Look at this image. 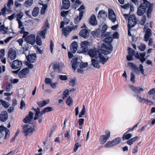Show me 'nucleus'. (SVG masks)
Returning <instances> with one entry per match:
<instances>
[{
	"instance_id": "nucleus-1",
	"label": "nucleus",
	"mask_w": 155,
	"mask_h": 155,
	"mask_svg": "<svg viewBox=\"0 0 155 155\" xmlns=\"http://www.w3.org/2000/svg\"><path fill=\"white\" fill-rule=\"evenodd\" d=\"M143 0V2L138 7L137 14L139 16H142L146 13L147 17L148 18H150L153 10L154 4L150 3L147 0Z\"/></svg>"
},
{
	"instance_id": "nucleus-2",
	"label": "nucleus",
	"mask_w": 155,
	"mask_h": 155,
	"mask_svg": "<svg viewBox=\"0 0 155 155\" xmlns=\"http://www.w3.org/2000/svg\"><path fill=\"white\" fill-rule=\"evenodd\" d=\"M104 40V42L105 43H103L102 48L104 49H101L100 50L104 55H107L110 53L113 50V46L111 43L112 42L113 38L112 37L108 35Z\"/></svg>"
},
{
	"instance_id": "nucleus-3",
	"label": "nucleus",
	"mask_w": 155,
	"mask_h": 155,
	"mask_svg": "<svg viewBox=\"0 0 155 155\" xmlns=\"http://www.w3.org/2000/svg\"><path fill=\"white\" fill-rule=\"evenodd\" d=\"M34 110L35 112V116L34 118L35 120H36L39 117H41L43 114L45 113L51 112L53 110L51 107H45L41 111H40V109L39 107H37L36 109H34Z\"/></svg>"
},
{
	"instance_id": "nucleus-4",
	"label": "nucleus",
	"mask_w": 155,
	"mask_h": 155,
	"mask_svg": "<svg viewBox=\"0 0 155 155\" xmlns=\"http://www.w3.org/2000/svg\"><path fill=\"white\" fill-rule=\"evenodd\" d=\"M105 134V135H101L99 139L100 143L101 144H103L105 143L110 137V132L109 130H106Z\"/></svg>"
},
{
	"instance_id": "nucleus-5",
	"label": "nucleus",
	"mask_w": 155,
	"mask_h": 155,
	"mask_svg": "<svg viewBox=\"0 0 155 155\" xmlns=\"http://www.w3.org/2000/svg\"><path fill=\"white\" fill-rule=\"evenodd\" d=\"M128 27L129 29L132 28L137 23L136 18L134 15H131L128 18Z\"/></svg>"
},
{
	"instance_id": "nucleus-6",
	"label": "nucleus",
	"mask_w": 155,
	"mask_h": 155,
	"mask_svg": "<svg viewBox=\"0 0 155 155\" xmlns=\"http://www.w3.org/2000/svg\"><path fill=\"white\" fill-rule=\"evenodd\" d=\"M23 130L25 135L27 136L29 134L32 133L34 131V129L28 125L26 124L23 126Z\"/></svg>"
},
{
	"instance_id": "nucleus-7",
	"label": "nucleus",
	"mask_w": 155,
	"mask_h": 155,
	"mask_svg": "<svg viewBox=\"0 0 155 155\" xmlns=\"http://www.w3.org/2000/svg\"><path fill=\"white\" fill-rule=\"evenodd\" d=\"M101 49H99L98 51H97L96 48L94 49H90L87 52L88 55L91 57L92 58L94 57L96 58L98 56V54L99 55V53H100V52H102L100 50Z\"/></svg>"
},
{
	"instance_id": "nucleus-8",
	"label": "nucleus",
	"mask_w": 155,
	"mask_h": 155,
	"mask_svg": "<svg viewBox=\"0 0 155 155\" xmlns=\"http://www.w3.org/2000/svg\"><path fill=\"white\" fill-rule=\"evenodd\" d=\"M5 133V138L6 139L9 137L10 134L9 130L3 126L0 127V138L3 136V133Z\"/></svg>"
},
{
	"instance_id": "nucleus-9",
	"label": "nucleus",
	"mask_w": 155,
	"mask_h": 155,
	"mask_svg": "<svg viewBox=\"0 0 155 155\" xmlns=\"http://www.w3.org/2000/svg\"><path fill=\"white\" fill-rule=\"evenodd\" d=\"M77 25H75L73 27L71 28L69 26H67L62 29V34L65 36L68 35L72 30H76L77 28Z\"/></svg>"
},
{
	"instance_id": "nucleus-10",
	"label": "nucleus",
	"mask_w": 155,
	"mask_h": 155,
	"mask_svg": "<svg viewBox=\"0 0 155 155\" xmlns=\"http://www.w3.org/2000/svg\"><path fill=\"white\" fill-rule=\"evenodd\" d=\"M90 43L86 41L82 42L81 44L82 53H86L90 47Z\"/></svg>"
},
{
	"instance_id": "nucleus-11",
	"label": "nucleus",
	"mask_w": 155,
	"mask_h": 155,
	"mask_svg": "<svg viewBox=\"0 0 155 155\" xmlns=\"http://www.w3.org/2000/svg\"><path fill=\"white\" fill-rule=\"evenodd\" d=\"M22 63L21 61L16 60L14 61L11 65V67L13 69H20L22 66Z\"/></svg>"
},
{
	"instance_id": "nucleus-12",
	"label": "nucleus",
	"mask_w": 155,
	"mask_h": 155,
	"mask_svg": "<svg viewBox=\"0 0 155 155\" xmlns=\"http://www.w3.org/2000/svg\"><path fill=\"white\" fill-rule=\"evenodd\" d=\"M90 30L87 29H82L79 33V35L84 38L87 39L88 38L89 35Z\"/></svg>"
},
{
	"instance_id": "nucleus-13",
	"label": "nucleus",
	"mask_w": 155,
	"mask_h": 155,
	"mask_svg": "<svg viewBox=\"0 0 155 155\" xmlns=\"http://www.w3.org/2000/svg\"><path fill=\"white\" fill-rule=\"evenodd\" d=\"M35 36L34 34H31L25 37V41L28 43L33 45L35 42Z\"/></svg>"
},
{
	"instance_id": "nucleus-14",
	"label": "nucleus",
	"mask_w": 155,
	"mask_h": 155,
	"mask_svg": "<svg viewBox=\"0 0 155 155\" xmlns=\"http://www.w3.org/2000/svg\"><path fill=\"white\" fill-rule=\"evenodd\" d=\"M139 55L138 52H137L135 55V57L138 59H140V61L142 63H143L146 60V59L145 58V56L146 55V53L145 52H143L142 53H140Z\"/></svg>"
},
{
	"instance_id": "nucleus-15",
	"label": "nucleus",
	"mask_w": 155,
	"mask_h": 155,
	"mask_svg": "<svg viewBox=\"0 0 155 155\" xmlns=\"http://www.w3.org/2000/svg\"><path fill=\"white\" fill-rule=\"evenodd\" d=\"M33 115L34 114L33 113L30 111L28 115L24 119L23 121L26 123H29L30 124L32 123Z\"/></svg>"
},
{
	"instance_id": "nucleus-16",
	"label": "nucleus",
	"mask_w": 155,
	"mask_h": 155,
	"mask_svg": "<svg viewBox=\"0 0 155 155\" xmlns=\"http://www.w3.org/2000/svg\"><path fill=\"white\" fill-rule=\"evenodd\" d=\"M28 69L25 68L21 70L18 73V75L19 78H22L26 77L28 74Z\"/></svg>"
},
{
	"instance_id": "nucleus-17",
	"label": "nucleus",
	"mask_w": 155,
	"mask_h": 155,
	"mask_svg": "<svg viewBox=\"0 0 155 155\" xmlns=\"http://www.w3.org/2000/svg\"><path fill=\"white\" fill-rule=\"evenodd\" d=\"M129 86L135 93L137 94H140L141 92H142L144 91V89L142 88H140V87H136L132 85H129Z\"/></svg>"
},
{
	"instance_id": "nucleus-18",
	"label": "nucleus",
	"mask_w": 155,
	"mask_h": 155,
	"mask_svg": "<svg viewBox=\"0 0 155 155\" xmlns=\"http://www.w3.org/2000/svg\"><path fill=\"white\" fill-rule=\"evenodd\" d=\"M53 66L54 70L60 71L64 67V64L62 62L59 63L56 62L54 63Z\"/></svg>"
},
{
	"instance_id": "nucleus-19",
	"label": "nucleus",
	"mask_w": 155,
	"mask_h": 155,
	"mask_svg": "<svg viewBox=\"0 0 155 155\" xmlns=\"http://www.w3.org/2000/svg\"><path fill=\"white\" fill-rule=\"evenodd\" d=\"M8 56L12 60H14L16 58V52L12 48H10L9 50Z\"/></svg>"
},
{
	"instance_id": "nucleus-20",
	"label": "nucleus",
	"mask_w": 155,
	"mask_h": 155,
	"mask_svg": "<svg viewBox=\"0 0 155 155\" xmlns=\"http://www.w3.org/2000/svg\"><path fill=\"white\" fill-rule=\"evenodd\" d=\"M108 17L112 22H114L116 21V15L114 11L111 9L109 10Z\"/></svg>"
},
{
	"instance_id": "nucleus-21",
	"label": "nucleus",
	"mask_w": 155,
	"mask_h": 155,
	"mask_svg": "<svg viewBox=\"0 0 155 155\" xmlns=\"http://www.w3.org/2000/svg\"><path fill=\"white\" fill-rule=\"evenodd\" d=\"M70 50L74 54L78 50V44L76 41H74L71 44Z\"/></svg>"
},
{
	"instance_id": "nucleus-22",
	"label": "nucleus",
	"mask_w": 155,
	"mask_h": 155,
	"mask_svg": "<svg viewBox=\"0 0 155 155\" xmlns=\"http://www.w3.org/2000/svg\"><path fill=\"white\" fill-rule=\"evenodd\" d=\"M48 25H47L46 26L45 28L43 29V30L41 31H38L37 33V34L38 35L37 36H39V37L41 36L43 38L45 39V35L46 34L47 31V27H48Z\"/></svg>"
},
{
	"instance_id": "nucleus-23",
	"label": "nucleus",
	"mask_w": 155,
	"mask_h": 155,
	"mask_svg": "<svg viewBox=\"0 0 155 155\" xmlns=\"http://www.w3.org/2000/svg\"><path fill=\"white\" fill-rule=\"evenodd\" d=\"M134 96L136 97L137 99L140 103H143L144 101V102L147 103H151L152 102L151 101L149 100L142 98L138 95L134 94Z\"/></svg>"
},
{
	"instance_id": "nucleus-24",
	"label": "nucleus",
	"mask_w": 155,
	"mask_h": 155,
	"mask_svg": "<svg viewBox=\"0 0 155 155\" xmlns=\"http://www.w3.org/2000/svg\"><path fill=\"white\" fill-rule=\"evenodd\" d=\"M152 35L151 31V29L148 28L147 29L146 33L144 35V40L146 41H148L149 40V38Z\"/></svg>"
},
{
	"instance_id": "nucleus-25",
	"label": "nucleus",
	"mask_w": 155,
	"mask_h": 155,
	"mask_svg": "<svg viewBox=\"0 0 155 155\" xmlns=\"http://www.w3.org/2000/svg\"><path fill=\"white\" fill-rule=\"evenodd\" d=\"M8 118V115L7 112L3 111L0 115V120L2 121H5Z\"/></svg>"
},
{
	"instance_id": "nucleus-26",
	"label": "nucleus",
	"mask_w": 155,
	"mask_h": 155,
	"mask_svg": "<svg viewBox=\"0 0 155 155\" xmlns=\"http://www.w3.org/2000/svg\"><path fill=\"white\" fill-rule=\"evenodd\" d=\"M27 58L28 61L30 63H33L36 60V56L35 54L29 55Z\"/></svg>"
},
{
	"instance_id": "nucleus-27",
	"label": "nucleus",
	"mask_w": 155,
	"mask_h": 155,
	"mask_svg": "<svg viewBox=\"0 0 155 155\" xmlns=\"http://www.w3.org/2000/svg\"><path fill=\"white\" fill-rule=\"evenodd\" d=\"M107 26L106 25H104L102 28V29L101 30V31L102 32V37H106L107 36L110 35V32H107L106 33H105L106 30H107Z\"/></svg>"
},
{
	"instance_id": "nucleus-28",
	"label": "nucleus",
	"mask_w": 155,
	"mask_h": 155,
	"mask_svg": "<svg viewBox=\"0 0 155 155\" xmlns=\"http://www.w3.org/2000/svg\"><path fill=\"white\" fill-rule=\"evenodd\" d=\"M85 9V7L83 5H82L80 7L78 8V11H79V16H78L79 20H80L82 18L84 12L82 10Z\"/></svg>"
},
{
	"instance_id": "nucleus-29",
	"label": "nucleus",
	"mask_w": 155,
	"mask_h": 155,
	"mask_svg": "<svg viewBox=\"0 0 155 155\" xmlns=\"http://www.w3.org/2000/svg\"><path fill=\"white\" fill-rule=\"evenodd\" d=\"M78 58L75 57L73 58L71 61L72 63V67L73 69L75 70L78 67Z\"/></svg>"
},
{
	"instance_id": "nucleus-30",
	"label": "nucleus",
	"mask_w": 155,
	"mask_h": 155,
	"mask_svg": "<svg viewBox=\"0 0 155 155\" xmlns=\"http://www.w3.org/2000/svg\"><path fill=\"white\" fill-rule=\"evenodd\" d=\"M102 54H103L102 52H100V53H99V55L98 56L99 57V60L100 61L102 64H104L107 61L109 58H106L103 56Z\"/></svg>"
},
{
	"instance_id": "nucleus-31",
	"label": "nucleus",
	"mask_w": 155,
	"mask_h": 155,
	"mask_svg": "<svg viewBox=\"0 0 155 155\" xmlns=\"http://www.w3.org/2000/svg\"><path fill=\"white\" fill-rule=\"evenodd\" d=\"M139 139L138 136H136L127 140L126 142L129 145H131L133 143Z\"/></svg>"
},
{
	"instance_id": "nucleus-32",
	"label": "nucleus",
	"mask_w": 155,
	"mask_h": 155,
	"mask_svg": "<svg viewBox=\"0 0 155 155\" xmlns=\"http://www.w3.org/2000/svg\"><path fill=\"white\" fill-rule=\"evenodd\" d=\"M90 23L92 25H97V21L96 20V18L94 15L91 16L90 18Z\"/></svg>"
},
{
	"instance_id": "nucleus-33",
	"label": "nucleus",
	"mask_w": 155,
	"mask_h": 155,
	"mask_svg": "<svg viewBox=\"0 0 155 155\" xmlns=\"http://www.w3.org/2000/svg\"><path fill=\"white\" fill-rule=\"evenodd\" d=\"M63 8L65 9H68L70 5V2L69 0H62Z\"/></svg>"
},
{
	"instance_id": "nucleus-34",
	"label": "nucleus",
	"mask_w": 155,
	"mask_h": 155,
	"mask_svg": "<svg viewBox=\"0 0 155 155\" xmlns=\"http://www.w3.org/2000/svg\"><path fill=\"white\" fill-rule=\"evenodd\" d=\"M50 100L49 99H47L46 100L43 101H40L37 102V104L39 106L41 107L44 106L45 105L48 104Z\"/></svg>"
},
{
	"instance_id": "nucleus-35",
	"label": "nucleus",
	"mask_w": 155,
	"mask_h": 155,
	"mask_svg": "<svg viewBox=\"0 0 155 155\" xmlns=\"http://www.w3.org/2000/svg\"><path fill=\"white\" fill-rule=\"evenodd\" d=\"M128 64V65L130 67L132 70L134 71L136 73L138 71V68L135 64L131 62H129Z\"/></svg>"
},
{
	"instance_id": "nucleus-36",
	"label": "nucleus",
	"mask_w": 155,
	"mask_h": 155,
	"mask_svg": "<svg viewBox=\"0 0 155 155\" xmlns=\"http://www.w3.org/2000/svg\"><path fill=\"white\" fill-rule=\"evenodd\" d=\"M91 63L95 68H99L100 67V66L99 64V61L96 60L95 59H92Z\"/></svg>"
},
{
	"instance_id": "nucleus-37",
	"label": "nucleus",
	"mask_w": 155,
	"mask_h": 155,
	"mask_svg": "<svg viewBox=\"0 0 155 155\" xmlns=\"http://www.w3.org/2000/svg\"><path fill=\"white\" fill-rule=\"evenodd\" d=\"M128 133H127L126 132L124 133L123 136L122 137V138L123 140H124V139L126 140H129L130 139L131 137L132 136V134H127Z\"/></svg>"
},
{
	"instance_id": "nucleus-38",
	"label": "nucleus",
	"mask_w": 155,
	"mask_h": 155,
	"mask_svg": "<svg viewBox=\"0 0 155 155\" xmlns=\"http://www.w3.org/2000/svg\"><path fill=\"white\" fill-rule=\"evenodd\" d=\"M8 28L5 27L4 25H2L0 26V33L3 34L7 33V31L8 29Z\"/></svg>"
},
{
	"instance_id": "nucleus-39",
	"label": "nucleus",
	"mask_w": 155,
	"mask_h": 155,
	"mask_svg": "<svg viewBox=\"0 0 155 155\" xmlns=\"http://www.w3.org/2000/svg\"><path fill=\"white\" fill-rule=\"evenodd\" d=\"M112 140L109 141L104 145V147L106 148H110L114 146Z\"/></svg>"
},
{
	"instance_id": "nucleus-40",
	"label": "nucleus",
	"mask_w": 155,
	"mask_h": 155,
	"mask_svg": "<svg viewBox=\"0 0 155 155\" xmlns=\"http://www.w3.org/2000/svg\"><path fill=\"white\" fill-rule=\"evenodd\" d=\"M39 8L38 7H35L34 8L32 12V15L34 17L37 16L39 13Z\"/></svg>"
},
{
	"instance_id": "nucleus-41",
	"label": "nucleus",
	"mask_w": 155,
	"mask_h": 155,
	"mask_svg": "<svg viewBox=\"0 0 155 155\" xmlns=\"http://www.w3.org/2000/svg\"><path fill=\"white\" fill-rule=\"evenodd\" d=\"M112 141L114 144L113 145L115 146L121 142V138L120 137H118L113 139Z\"/></svg>"
},
{
	"instance_id": "nucleus-42",
	"label": "nucleus",
	"mask_w": 155,
	"mask_h": 155,
	"mask_svg": "<svg viewBox=\"0 0 155 155\" xmlns=\"http://www.w3.org/2000/svg\"><path fill=\"white\" fill-rule=\"evenodd\" d=\"M84 119L83 118H80L78 120V123L80 125L79 128L82 129L83 127Z\"/></svg>"
},
{
	"instance_id": "nucleus-43",
	"label": "nucleus",
	"mask_w": 155,
	"mask_h": 155,
	"mask_svg": "<svg viewBox=\"0 0 155 155\" xmlns=\"http://www.w3.org/2000/svg\"><path fill=\"white\" fill-rule=\"evenodd\" d=\"M33 0H28L26 1L25 3V5L27 7H30L32 5Z\"/></svg>"
},
{
	"instance_id": "nucleus-44",
	"label": "nucleus",
	"mask_w": 155,
	"mask_h": 155,
	"mask_svg": "<svg viewBox=\"0 0 155 155\" xmlns=\"http://www.w3.org/2000/svg\"><path fill=\"white\" fill-rule=\"evenodd\" d=\"M23 15L24 14L23 12H20L16 15L15 14V17L17 18L16 20L17 21L20 20L22 18Z\"/></svg>"
},
{
	"instance_id": "nucleus-45",
	"label": "nucleus",
	"mask_w": 155,
	"mask_h": 155,
	"mask_svg": "<svg viewBox=\"0 0 155 155\" xmlns=\"http://www.w3.org/2000/svg\"><path fill=\"white\" fill-rule=\"evenodd\" d=\"M85 112V106L84 105H83V108L82 109L80 112L78 116L79 117H82L83 116Z\"/></svg>"
},
{
	"instance_id": "nucleus-46",
	"label": "nucleus",
	"mask_w": 155,
	"mask_h": 155,
	"mask_svg": "<svg viewBox=\"0 0 155 155\" xmlns=\"http://www.w3.org/2000/svg\"><path fill=\"white\" fill-rule=\"evenodd\" d=\"M73 3L72 8L76 9L78 7V0H71Z\"/></svg>"
},
{
	"instance_id": "nucleus-47",
	"label": "nucleus",
	"mask_w": 155,
	"mask_h": 155,
	"mask_svg": "<svg viewBox=\"0 0 155 155\" xmlns=\"http://www.w3.org/2000/svg\"><path fill=\"white\" fill-rule=\"evenodd\" d=\"M66 103L68 105L71 106L72 104L73 101L70 97H69L66 101Z\"/></svg>"
},
{
	"instance_id": "nucleus-48",
	"label": "nucleus",
	"mask_w": 155,
	"mask_h": 155,
	"mask_svg": "<svg viewBox=\"0 0 155 155\" xmlns=\"http://www.w3.org/2000/svg\"><path fill=\"white\" fill-rule=\"evenodd\" d=\"M146 20V16L145 15H143L142 18L140 20V24L141 25H143L145 24Z\"/></svg>"
},
{
	"instance_id": "nucleus-49",
	"label": "nucleus",
	"mask_w": 155,
	"mask_h": 155,
	"mask_svg": "<svg viewBox=\"0 0 155 155\" xmlns=\"http://www.w3.org/2000/svg\"><path fill=\"white\" fill-rule=\"evenodd\" d=\"M36 42L37 44L41 46L42 45V41L41 38L39 36H37L36 38Z\"/></svg>"
},
{
	"instance_id": "nucleus-50",
	"label": "nucleus",
	"mask_w": 155,
	"mask_h": 155,
	"mask_svg": "<svg viewBox=\"0 0 155 155\" xmlns=\"http://www.w3.org/2000/svg\"><path fill=\"white\" fill-rule=\"evenodd\" d=\"M1 104L6 108L8 107L9 106V104L6 101L1 99Z\"/></svg>"
},
{
	"instance_id": "nucleus-51",
	"label": "nucleus",
	"mask_w": 155,
	"mask_h": 155,
	"mask_svg": "<svg viewBox=\"0 0 155 155\" xmlns=\"http://www.w3.org/2000/svg\"><path fill=\"white\" fill-rule=\"evenodd\" d=\"M47 8V5L46 4L43 5V6L41 10V13L42 15H44L45 14Z\"/></svg>"
},
{
	"instance_id": "nucleus-52",
	"label": "nucleus",
	"mask_w": 155,
	"mask_h": 155,
	"mask_svg": "<svg viewBox=\"0 0 155 155\" xmlns=\"http://www.w3.org/2000/svg\"><path fill=\"white\" fill-rule=\"evenodd\" d=\"M138 48L141 51H143L145 49L146 45L144 44H141L138 47Z\"/></svg>"
},
{
	"instance_id": "nucleus-53",
	"label": "nucleus",
	"mask_w": 155,
	"mask_h": 155,
	"mask_svg": "<svg viewBox=\"0 0 155 155\" xmlns=\"http://www.w3.org/2000/svg\"><path fill=\"white\" fill-rule=\"evenodd\" d=\"M139 124V123H137L136 124L134 125L132 128H130L128 130H127L126 132H127V133H129L130 132L132 131L135 128H136L137 127Z\"/></svg>"
},
{
	"instance_id": "nucleus-54",
	"label": "nucleus",
	"mask_w": 155,
	"mask_h": 155,
	"mask_svg": "<svg viewBox=\"0 0 155 155\" xmlns=\"http://www.w3.org/2000/svg\"><path fill=\"white\" fill-rule=\"evenodd\" d=\"M76 80V78L73 79L71 78L70 80L69 83V85L70 86H73L75 84V81Z\"/></svg>"
},
{
	"instance_id": "nucleus-55",
	"label": "nucleus",
	"mask_w": 155,
	"mask_h": 155,
	"mask_svg": "<svg viewBox=\"0 0 155 155\" xmlns=\"http://www.w3.org/2000/svg\"><path fill=\"white\" fill-rule=\"evenodd\" d=\"M87 66L88 64L87 63H84L81 62L80 63L79 66L80 68H86L87 67Z\"/></svg>"
},
{
	"instance_id": "nucleus-56",
	"label": "nucleus",
	"mask_w": 155,
	"mask_h": 155,
	"mask_svg": "<svg viewBox=\"0 0 155 155\" xmlns=\"http://www.w3.org/2000/svg\"><path fill=\"white\" fill-rule=\"evenodd\" d=\"M52 80L51 79L46 78L45 79V82L47 84H51L52 83Z\"/></svg>"
},
{
	"instance_id": "nucleus-57",
	"label": "nucleus",
	"mask_w": 155,
	"mask_h": 155,
	"mask_svg": "<svg viewBox=\"0 0 155 155\" xmlns=\"http://www.w3.org/2000/svg\"><path fill=\"white\" fill-rule=\"evenodd\" d=\"M69 95V90H67L64 91L63 93V98L64 99V98L66 97Z\"/></svg>"
},
{
	"instance_id": "nucleus-58",
	"label": "nucleus",
	"mask_w": 155,
	"mask_h": 155,
	"mask_svg": "<svg viewBox=\"0 0 155 155\" xmlns=\"http://www.w3.org/2000/svg\"><path fill=\"white\" fill-rule=\"evenodd\" d=\"M130 81L133 83H134L135 82V76L133 73H131Z\"/></svg>"
},
{
	"instance_id": "nucleus-59",
	"label": "nucleus",
	"mask_w": 155,
	"mask_h": 155,
	"mask_svg": "<svg viewBox=\"0 0 155 155\" xmlns=\"http://www.w3.org/2000/svg\"><path fill=\"white\" fill-rule=\"evenodd\" d=\"M59 78L61 80L65 81L68 79V78L65 75H60L59 76Z\"/></svg>"
},
{
	"instance_id": "nucleus-60",
	"label": "nucleus",
	"mask_w": 155,
	"mask_h": 155,
	"mask_svg": "<svg viewBox=\"0 0 155 155\" xmlns=\"http://www.w3.org/2000/svg\"><path fill=\"white\" fill-rule=\"evenodd\" d=\"M135 53L134 51L132 48H129L128 51L129 54L134 55Z\"/></svg>"
},
{
	"instance_id": "nucleus-61",
	"label": "nucleus",
	"mask_w": 155,
	"mask_h": 155,
	"mask_svg": "<svg viewBox=\"0 0 155 155\" xmlns=\"http://www.w3.org/2000/svg\"><path fill=\"white\" fill-rule=\"evenodd\" d=\"M13 5V0H8L7 6L8 8H10Z\"/></svg>"
},
{
	"instance_id": "nucleus-62",
	"label": "nucleus",
	"mask_w": 155,
	"mask_h": 155,
	"mask_svg": "<svg viewBox=\"0 0 155 155\" xmlns=\"http://www.w3.org/2000/svg\"><path fill=\"white\" fill-rule=\"evenodd\" d=\"M12 87V84H7L6 87V91H9Z\"/></svg>"
},
{
	"instance_id": "nucleus-63",
	"label": "nucleus",
	"mask_w": 155,
	"mask_h": 155,
	"mask_svg": "<svg viewBox=\"0 0 155 155\" xmlns=\"http://www.w3.org/2000/svg\"><path fill=\"white\" fill-rule=\"evenodd\" d=\"M139 70L140 71L141 73L142 74H144V71L143 68V66L141 64H140L139 66Z\"/></svg>"
},
{
	"instance_id": "nucleus-64",
	"label": "nucleus",
	"mask_w": 155,
	"mask_h": 155,
	"mask_svg": "<svg viewBox=\"0 0 155 155\" xmlns=\"http://www.w3.org/2000/svg\"><path fill=\"white\" fill-rule=\"evenodd\" d=\"M15 17V14L13 13L11 15L8 16V18L10 21H11L14 19Z\"/></svg>"
}]
</instances>
